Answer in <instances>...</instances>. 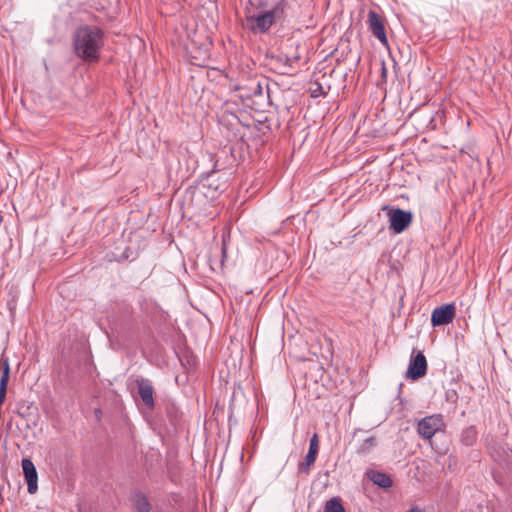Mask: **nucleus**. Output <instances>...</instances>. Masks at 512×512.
<instances>
[{
    "label": "nucleus",
    "mask_w": 512,
    "mask_h": 512,
    "mask_svg": "<svg viewBox=\"0 0 512 512\" xmlns=\"http://www.w3.org/2000/svg\"><path fill=\"white\" fill-rule=\"evenodd\" d=\"M325 512H345V510L340 499L333 497L326 502Z\"/></svg>",
    "instance_id": "15"
},
{
    "label": "nucleus",
    "mask_w": 512,
    "mask_h": 512,
    "mask_svg": "<svg viewBox=\"0 0 512 512\" xmlns=\"http://www.w3.org/2000/svg\"><path fill=\"white\" fill-rule=\"evenodd\" d=\"M445 427L443 418L440 414L426 416L418 422L417 432L425 439L430 440L437 432Z\"/></svg>",
    "instance_id": "3"
},
{
    "label": "nucleus",
    "mask_w": 512,
    "mask_h": 512,
    "mask_svg": "<svg viewBox=\"0 0 512 512\" xmlns=\"http://www.w3.org/2000/svg\"><path fill=\"white\" fill-rule=\"evenodd\" d=\"M137 512H150V503L145 496L137 495L134 500Z\"/></svg>",
    "instance_id": "16"
},
{
    "label": "nucleus",
    "mask_w": 512,
    "mask_h": 512,
    "mask_svg": "<svg viewBox=\"0 0 512 512\" xmlns=\"http://www.w3.org/2000/svg\"><path fill=\"white\" fill-rule=\"evenodd\" d=\"M477 439V430L474 426H469L461 432V443L466 446H472Z\"/></svg>",
    "instance_id": "12"
},
{
    "label": "nucleus",
    "mask_w": 512,
    "mask_h": 512,
    "mask_svg": "<svg viewBox=\"0 0 512 512\" xmlns=\"http://www.w3.org/2000/svg\"><path fill=\"white\" fill-rule=\"evenodd\" d=\"M316 456H317V453L315 452H312V451H308L306 456H305V459L303 462H301L298 466V470L300 473H305L307 474L310 470V466L312 464H314L315 460H316Z\"/></svg>",
    "instance_id": "13"
},
{
    "label": "nucleus",
    "mask_w": 512,
    "mask_h": 512,
    "mask_svg": "<svg viewBox=\"0 0 512 512\" xmlns=\"http://www.w3.org/2000/svg\"><path fill=\"white\" fill-rule=\"evenodd\" d=\"M407 512H422V510L416 506V507L409 509Z\"/></svg>",
    "instance_id": "18"
},
{
    "label": "nucleus",
    "mask_w": 512,
    "mask_h": 512,
    "mask_svg": "<svg viewBox=\"0 0 512 512\" xmlns=\"http://www.w3.org/2000/svg\"><path fill=\"white\" fill-rule=\"evenodd\" d=\"M412 213L400 208L392 209L389 212V228L399 234L405 231L412 222Z\"/></svg>",
    "instance_id": "4"
},
{
    "label": "nucleus",
    "mask_w": 512,
    "mask_h": 512,
    "mask_svg": "<svg viewBox=\"0 0 512 512\" xmlns=\"http://www.w3.org/2000/svg\"><path fill=\"white\" fill-rule=\"evenodd\" d=\"M456 307L453 303L443 304L436 307L431 314V324L433 327L447 325L455 317Z\"/></svg>",
    "instance_id": "5"
},
{
    "label": "nucleus",
    "mask_w": 512,
    "mask_h": 512,
    "mask_svg": "<svg viewBox=\"0 0 512 512\" xmlns=\"http://www.w3.org/2000/svg\"><path fill=\"white\" fill-rule=\"evenodd\" d=\"M9 374V359L5 355H2L0 358V405H2L6 397Z\"/></svg>",
    "instance_id": "9"
},
{
    "label": "nucleus",
    "mask_w": 512,
    "mask_h": 512,
    "mask_svg": "<svg viewBox=\"0 0 512 512\" xmlns=\"http://www.w3.org/2000/svg\"><path fill=\"white\" fill-rule=\"evenodd\" d=\"M21 464H22V469H23V473L25 476V480L28 485V492L30 494H34L38 488V485H37L38 475H37L36 468H35L33 462L28 458L22 459Z\"/></svg>",
    "instance_id": "8"
},
{
    "label": "nucleus",
    "mask_w": 512,
    "mask_h": 512,
    "mask_svg": "<svg viewBox=\"0 0 512 512\" xmlns=\"http://www.w3.org/2000/svg\"><path fill=\"white\" fill-rule=\"evenodd\" d=\"M138 393L144 402V404L152 408L154 406V398H153V386L151 382L147 379H141L137 381Z\"/></svg>",
    "instance_id": "10"
},
{
    "label": "nucleus",
    "mask_w": 512,
    "mask_h": 512,
    "mask_svg": "<svg viewBox=\"0 0 512 512\" xmlns=\"http://www.w3.org/2000/svg\"><path fill=\"white\" fill-rule=\"evenodd\" d=\"M368 24L372 34L385 46L388 45V40L385 33V28L382 20L375 11H369Z\"/></svg>",
    "instance_id": "7"
},
{
    "label": "nucleus",
    "mask_w": 512,
    "mask_h": 512,
    "mask_svg": "<svg viewBox=\"0 0 512 512\" xmlns=\"http://www.w3.org/2000/svg\"><path fill=\"white\" fill-rule=\"evenodd\" d=\"M382 70H383V73H385V72H386V68H385V66H384V65L382 66Z\"/></svg>",
    "instance_id": "20"
},
{
    "label": "nucleus",
    "mask_w": 512,
    "mask_h": 512,
    "mask_svg": "<svg viewBox=\"0 0 512 512\" xmlns=\"http://www.w3.org/2000/svg\"><path fill=\"white\" fill-rule=\"evenodd\" d=\"M318 450H319L318 436H317V434H314L312 436V438L310 439V444H309V450L308 451H312V452L318 453Z\"/></svg>",
    "instance_id": "17"
},
{
    "label": "nucleus",
    "mask_w": 512,
    "mask_h": 512,
    "mask_svg": "<svg viewBox=\"0 0 512 512\" xmlns=\"http://www.w3.org/2000/svg\"><path fill=\"white\" fill-rule=\"evenodd\" d=\"M426 372L427 360L423 352L419 351L411 357L405 376L410 380H418L425 376Z\"/></svg>",
    "instance_id": "6"
},
{
    "label": "nucleus",
    "mask_w": 512,
    "mask_h": 512,
    "mask_svg": "<svg viewBox=\"0 0 512 512\" xmlns=\"http://www.w3.org/2000/svg\"><path fill=\"white\" fill-rule=\"evenodd\" d=\"M127 258H129V255H128V249H126V250L124 251V253H123V255L121 256V258H120V259H127Z\"/></svg>",
    "instance_id": "19"
},
{
    "label": "nucleus",
    "mask_w": 512,
    "mask_h": 512,
    "mask_svg": "<svg viewBox=\"0 0 512 512\" xmlns=\"http://www.w3.org/2000/svg\"><path fill=\"white\" fill-rule=\"evenodd\" d=\"M377 445V440L375 437H368L364 439L357 448V453L366 454L370 452Z\"/></svg>",
    "instance_id": "14"
},
{
    "label": "nucleus",
    "mask_w": 512,
    "mask_h": 512,
    "mask_svg": "<svg viewBox=\"0 0 512 512\" xmlns=\"http://www.w3.org/2000/svg\"><path fill=\"white\" fill-rule=\"evenodd\" d=\"M103 45V33L95 26L80 27L74 35V49L78 57L95 61Z\"/></svg>",
    "instance_id": "2"
},
{
    "label": "nucleus",
    "mask_w": 512,
    "mask_h": 512,
    "mask_svg": "<svg viewBox=\"0 0 512 512\" xmlns=\"http://www.w3.org/2000/svg\"><path fill=\"white\" fill-rule=\"evenodd\" d=\"M370 480L377 486L381 488H390L392 486V480L391 478L379 471H372L370 474Z\"/></svg>",
    "instance_id": "11"
},
{
    "label": "nucleus",
    "mask_w": 512,
    "mask_h": 512,
    "mask_svg": "<svg viewBox=\"0 0 512 512\" xmlns=\"http://www.w3.org/2000/svg\"><path fill=\"white\" fill-rule=\"evenodd\" d=\"M287 6V0H273L271 3L261 0L257 7L262 8L263 11L258 14L248 12L246 15L247 27L253 33L268 32L274 24L284 20Z\"/></svg>",
    "instance_id": "1"
}]
</instances>
